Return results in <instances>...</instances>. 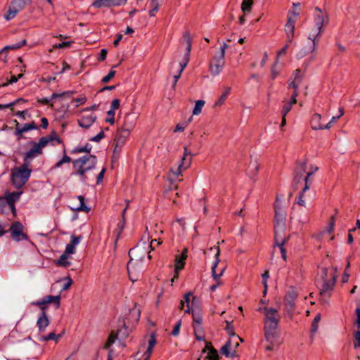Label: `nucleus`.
I'll return each instance as SVG.
<instances>
[{"label": "nucleus", "instance_id": "obj_1", "mask_svg": "<svg viewBox=\"0 0 360 360\" xmlns=\"http://www.w3.org/2000/svg\"><path fill=\"white\" fill-rule=\"evenodd\" d=\"M97 158L93 155H86L82 158L72 161L74 174L78 175L81 181L87 182L91 181L95 176L93 169L96 167Z\"/></svg>", "mask_w": 360, "mask_h": 360}, {"label": "nucleus", "instance_id": "obj_2", "mask_svg": "<svg viewBox=\"0 0 360 360\" xmlns=\"http://www.w3.org/2000/svg\"><path fill=\"white\" fill-rule=\"evenodd\" d=\"M337 277L334 270H329L326 268L321 269L320 278L317 281V286L319 288V295L323 301L327 302L331 297Z\"/></svg>", "mask_w": 360, "mask_h": 360}, {"label": "nucleus", "instance_id": "obj_3", "mask_svg": "<svg viewBox=\"0 0 360 360\" xmlns=\"http://www.w3.org/2000/svg\"><path fill=\"white\" fill-rule=\"evenodd\" d=\"M32 169L26 162L11 169V181L16 188L22 187L29 180Z\"/></svg>", "mask_w": 360, "mask_h": 360}, {"label": "nucleus", "instance_id": "obj_4", "mask_svg": "<svg viewBox=\"0 0 360 360\" xmlns=\"http://www.w3.org/2000/svg\"><path fill=\"white\" fill-rule=\"evenodd\" d=\"M323 32L324 29H321L314 25L308 34L309 45L307 48L302 49L298 56L303 57L308 53L316 51L320 37Z\"/></svg>", "mask_w": 360, "mask_h": 360}, {"label": "nucleus", "instance_id": "obj_5", "mask_svg": "<svg viewBox=\"0 0 360 360\" xmlns=\"http://www.w3.org/2000/svg\"><path fill=\"white\" fill-rule=\"evenodd\" d=\"M319 170V167L317 166L311 165L309 167V171L307 173L306 176L304 177V186L300 192L298 199L297 204L300 206L306 207V200H308L309 195L306 194V192L309 190L312 182H313V175Z\"/></svg>", "mask_w": 360, "mask_h": 360}, {"label": "nucleus", "instance_id": "obj_6", "mask_svg": "<svg viewBox=\"0 0 360 360\" xmlns=\"http://www.w3.org/2000/svg\"><path fill=\"white\" fill-rule=\"evenodd\" d=\"M228 45L224 42L220 48V51L213 57L210 64V72L214 77L219 75L224 67L225 51Z\"/></svg>", "mask_w": 360, "mask_h": 360}, {"label": "nucleus", "instance_id": "obj_7", "mask_svg": "<svg viewBox=\"0 0 360 360\" xmlns=\"http://www.w3.org/2000/svg\"><path fill=\"white\" fill-rule=\"evenodd\" d=\"M210 250H214L215 255H214V262L212 264V276L213 278V280L214 281V283L210 285V290L212 292H214L216 290V289L222 284V281H221L220 278L223 275L225 269L223 268L220 270L219 273L217 274L216 271V268L219 262V254H220V250L218 246H214L213 248H210Z\"/></svg>", "mask_w": 360, "mask_h": 360}, {"label": "nucleus", "instance_id": "obj_8", "mask_svg": "<svg viewBox=\"0 0 360 360\" xmlns=\"http://www.w3.org/2000/svg\"><path fill=\"white\" fill-rule=\"evenodd\" d=\"M60 295H47L44 297L41 300L33 302L32 304L37 306L40 308L41 314H47L48 304H53L56 309H58L60 305Z\"/></svg>", "mask_w": 360, "mask_h": 360}, {"label": "nucleus", "instance_id": "obj_9", "mask_svg": "<svg viewBox=\"0 0 360 360\" xmlns=\"http://www.w3.org/2000/svg\"><path fill=\"white\" fill-rule=\"evenodd\" d=\"M46 140L40 139L38 143L32 142V147L25 154L24 162L30 165V160L42 153V148L46 146Z\"/></svg>", "mask_w": 360, "mask_h": 360}, {"label": "nucleus", "instance_id": "obj_10", "mask_svg": "<svg viewBox=\"0 0 360 360\" xmlns=\"http://www.w3.org/2000/svg\"><path fill=\"white\" fill-rule=\"evenodd\" d=\"M279 323H264V338L266 342L277 340L279 336Z\"/></svg>", "mask_w": 360, "mask_h": 360}, {"label": "nucleus", "instance_id": "obj_11", "mask_svg": "<svg viewBox=\"0 0 360 360\" xmlns=\"http://www.w3.org/2000/svg\"><path fill=\"white\" fill-rule=\"evenodd\" d=\"M298 15V13L293 11H290L288 15L287 22L285 25V32L288 42H292L295 35V22Z\"/></svg>", "mask_w": 360, "mask_h": 360}, {"label": "nucleus", "instance_id": "obj_12", "mask_svg": "<svg viewBox=\"0 0 360 360\" xmlns=\"http://www.w3.org/2000/svg\"><path fill=\"white\" fill-rule=\"evenodd\" d=\"M23 229L24 226L20 221L13 222L9 229L12 239L17 242L28 240V236L23 232Z\"/></svg>", "mask_w": 360, "mask_h": 360}, {"label": "nucleus", "instance_id": "obj_13", "mask_svg": "<svg viewBox=\"0 0 360 360\" xmlns=\"http://www.w3.org/2000/svg\"><path fill=\"white\" fill-rule=\"evenodd\" d=\"M275 245L280 249L282 257L284 260L286 259V251L284 248L285 243L288 241V238L284 236L283 234L282 226H277L276 229V234L274 235Z\"/></svg>", "mask_w": 360, "mask_h": 360}, {"label": "nucleus", "instance_id": "obj_14", "mask_svg": "<svg viewBox=\"0 0 360 360\" xmlns=\"http://www.w3.org/2000/svg\"><path fill=\"white\" fill-rule=\"evenodd\" d=\"M133 127V123H131V124L129 127H127V122L124 121L123 127L118 129L116 134V136L115 138V141L116 142L117 146L121 145L124 143L126 139L129 137Z\"/></svg>", "mask_w": 360, "mask_h": 360}, {"label": "nucleus", "instance_id": "obj_15", "mask_svg": "<svg viewBox=\"0 0 360 360\" xmlns=\"http://www.w3.org/2000/svg\"><path fill=\"white\" fill-rule=\"evenodd\" d=\"M262 310V308L258 309L259 311ZM263 311L264 313V323H279L281 317L277 309L272 307H264Z\"/></svg>", "mask_w": 360, "mask_h": 360}, {"label": "nucleus", "instance_id": "obj_16", "mask_svg": "<svg viewBox=\"0 0 360 360\" xmlns=\"http://www.w3.org/2000/svg\"><path fill=\"white\" fill-rule=\"evenodd\" d=\"M328 23L327 15L320 8H316L314 14V25L321 29H324Z\"/></svg>", "mask_w": 360, "mask_h": 360}, {"label": "nucleus", "instance_id": "obj_17", "mask_svg": "<svg viewBox=\"0 0 360 360\" xmlns=\"http://www.w3.org/2000/svg\"><path fill=\"white\" fill-rule=\"evenodd\" d=\"M188 155L192 156L191 152L188 150V147H184V155L181 160V163L179 165L177 169L173 171V173L176 176H179L181 174L182 170L186 169L191 163V158H186Z\"/></svg>", "mask_w": 360, "mask_h": 360}, {"label": "nucleus", "instance_id": "obj_18", "mask_svg": "<svg viewBox=\"0 0 360 360\" xmlns=\"http://www.w3.org/2000/svg\"><path fill=\"white\" fill-rule=\"evenodd\" d=\"M127 0H95L91 6L96 8L103 7L120 6L127 3Z\"/></svg>", "mask_w": 360, "mask_h": 360}, {"label": "nucleus", "instance_id": "obj_19", "mask_svg": "<svg viewBox=\"0 0 360 360\" xmlns=\"http://www.w3.org/2000/svg\"><path fill=\"white\" fill-rule=\"evenodd\" d=\"M139 251H140V249L139 248H132L129 251V255L130 257V260L129 261V262L127 264V270H128L129 278L133 282H134L135 281H136L138 279L137 278H135L134 276V271L136 270V267H135L136 264L134 262L133 256L136 257V254Z\"/></svg>", "mask_w": 360, "mask_h": 360}, {"label": "nucleus", "instance_id": "obj_20", "mask_svg": "<svg viewBox=\"0 0 360 360\" xmlns=\"http://www.w3.org/2000/svg\"><path fill=\"white\" fill-rule=\"evenodd\" d=\"M297 297V292L294 288L290 289L285 296V306L288 313L294 309L295 301Z\"/></svg>", "mask_w": 360, "mask_h": 360}, {"label": "nucleus", "instance_id": "obj_21", "mask_svg": "<svg viewBox=\"0 0 360 360\" xmlns=\"http://www.w3.org/2000/svg\"><path fill=\"white\" fill-rule=\"evenodd\" d=\"M96 115L94 112H91L88 115H83L77 122L79 127L84 129L89 128L96 121Z\"/></svg>", "mask_w": 360, "mask_h": 360}, {"label": "nucleus", "instance_id": "obj_22", "mask_svg": "<svg viewBox=\"0 0 360 360\" xmlns=\"http://www.w3.org/2000/svg\"><path fill=\"white\" fill-rule=\"evenodd\" d=\"M275 210V224H274V235L276 234V229L277 226H282L283 228V234L284 233V220L285 217L280 209L278 208L277 206L274 207Z\"/></svg>", "mask_w": 360, "mask_h": 360}, {"label": "nucleus", "instance_id": "obj_23", "mask_svg": "<svg viewBox=\"0 0 360 360\" xmlns=\"http://www.w3.org/2000/svg\"><path fill=\"white\" fill-rule=\"evenodd\" d=\"M189 60L190 59L188 58V55H187L186 57H183L182 60L179 63V68L178 70V72L176 74L174 75V76H173V79H174L173 84H172L173 88L175 87L178 79L180 78L181 73L184 71V70L185 69V68L186 67L187 64L188 63Z\"/></svg>", "mask_w": 360, "mask_h": 360}, {"label": "nucleus", "instance_id": "obj_24", "mask_svg": "<svg viewBox=\"0 0 360 360\" xmlns=\"http://www.w3.org/2000/svg\"><path fill=\"white\" fill-rule=\"evenodd\" d=\"M49 323L50 320L49 319L47 314H40L37 321V326L38 327L39 331L40 333L44 332Z\"/></svg>", "mask_w": 360, "mask_h": 360}, {"label": "nucleus", "instance_id": "obj_25", "mask_svg": "<svg viewBox=\"0 0 360 360\" xmlns=\"http://www.w3.org/2000/svg\"><path fill=\"white\" fill-rule=\"evenodd\" d=\"M22 194V191H14L9 193L6 196V200L8 205L12 208L13 211L15 210V202L18 201Z\"/></svg>", "mask_w": 360, "mask_h": 360}, {"label": "nucleus", "instance_id": "obj_26", "mask_svg": "<svg viewBox=\"0 0 360 360\" xmlns=\"http://www.w3.org/2000/svg\"><path fill=\"white\" fill-rule=\"evenodd\" d=\"M321 116L319 113H315L311 120V127L314 130L325 129V125L321 123Z\"/></svg>", "mask_w": 360, "mask_h": 360}, {"label": "nucleus", "instance_id": "obj_27", "mask_svg": "<svg viewBox=\"0 0 360 360\" xmlns=\"http://www.w3.org/2000/svg\"><path fill=\"white\" fill-rule=\"evenodd\" d=\"M306 170V162H300L297 163V167L295 170V181L299 182L302 179L304 172Z\"/></svg>", "mask_w": 360, "mask_h": 360}, {"label": "nucleus", "instance_id": "obj_28", "mask_svg": "<svg viewBox=\"0 0 360 360\" xmlns=\"http://www.w3.org/2000/svg\"><path fill=\"white\" fill-rule=\"evenodd\" d=\"M205 349L209 350L206 358H207L209 360H219L217 351L211 345L210 342H207L205 349H203V352H205Z\"/></svg>", "mask_w": 360, "mask_h": 360}, {"label": "nucleus", "instance_id": "obj_29", "mask_svg": "<svg viewBox=\"0 0 360 360\" xmlns=\"http://www.w3.org/2000/svg\"><path fill=\"white\" fill-rule=\"evenodd\" d=\"M185 259H183L180 256H176L175 259V273L176 275L172 279V282H174L178 277L179 271L184 268Z\"/></svg>", "mask_w": 360, "mask_h": 360}, {"label": "nucleus", "instance_id": "obj_30", "mask_svg": "<svg viewBox=\"0 0 360 360\" xmlns=\"http://www.w3.org/2000/svg\"><path fill=\"white\" fill-rule=\"evenodd\" d=\"M259 165L258 162L257 161V160H252L250 162V164L247 169V173L250 176H255L257 174V173L259 170Z\"/></svg>", "mask_w": 360, "mask_h": 360}, {"label": "nucleus", "instance_id": "obj_31", "mask_svg": "<svg viewBox=\"0 0 360 360\" xmlns=\"http://www.w3.org/2000/svg\"><path fill=\"white\" fill-rule=\"evenodd\" d=\"M129 201L127 200V205H126L125 208L124 209V210L122 212V220L117 223V229H116L117 235H120L122 231V230H123V229L124 228V226H125V213H126L127 210L129 207Z\"/></svg>", "mask_w": 360, "mask_h": 360}, {"label": "nucleus", "instance_id": "obj_32", "mask_svg": "<svg viewBox=\"0 0 360 360\" xmlns=\"http://www.w3.org/2000/svg\"><path fill=\"white\" fill-rule=\"evenodd\" d=\"M292 109V103H289L288 102L285 103L281 110V115H282V121L281 124V127H283L286 124L285 117L287 114Z\"/></svg>", "mask_w": 360, "mask_h": 360}, {"label": "nucleus", "instance_id": "obj_33", "mask_svg": "<svg viewBox=\"0 0 360 360\" xmlns=\"http://www.w3.org/2000/svg\"><path fill=\"white\" fill-rule=\"evenodd\" d=\"M231 340H229L226 344L221 347V353L226 357H233L236 355V352H231Z\"/></svg>", "mask_w": 360, "mask_h": 360}, {"label": "nucleus", "instance_id": "obj_34", "mask_svg": "<svg viewBox=\"0 0 360 360\" xmlns=\"http://www.w3.org/2000/svg\"><path fill=\"white\" fill-rule=\"evenodd\" d=\"M184 38L186 44V52L184 55V57H186L188 55V58L190 59V53L192 46V39L191 37L190 36V34L188 32L184 33Z\"/></svg>", "mask_w": 360, "mask_h": 360}, {"label": "nucleus", "instance_id": "obj_35", "mask_svg": "<svg viewBox=\"0 0 360 360\" xmlns=\"http://www.w3.org/2000/svg\"><path fill=\"white\" fill-rule=\"evenodd\" d=\"M31 4V0H13L11 4L18 11L23 10L27 6Z\"/></svg>", "mask_w": 360, "mask_h": 360}, {"label": "nucleus", "instance_id": "obj_36", "mask_svg": "<svg viewBox=\"0 0 360 360\" xmlns=\"http://www.w3.org/2000/svg\"><path fill=\"white\" fill-rule=\"evenodd\" d=\"M36 127L33 124H25L22 127H19V123L17 122V127L15 131L16 136H21L22 133L29 130L35 129Z\"/></svg>", "mask_w": 360, "mask_h": 360}, {"label": "nucleus", "instance_id": "obj_37", "mask_svg": "<svg viewBox=\"0 0 360 360\" xmlns=\"http://www.w3.org/2000/svg\"><path fill=\"white\" fill-rule=\"evenodd\" d=\"M193 316V328H202V317L201 314L198 313H195L193 310L191 311Z\"/></svg>", "mask_w": 360, "mask_h": 360}, {"label": "nucleus", "instance_id": "obj_38", "mask_svg": "<svg viewBox=\"0 0 360 360\" xmlns=\"http://www.w3.org/2000/svg\"><path fill=\"white\" fill-rule=\"evenodd\" d=\"M26 44V40L25 39H23L20 42H18L15 44H11V45H8V46H4L1 51H0V54L4 53L5 51H8V50H16V49H18L20 48H21L22 46H23L24 45Z\"/></svg>", "mask_w": 360, "mask_h": 360}, {"label": "nucleus", "instance_id": "obj_39", "mask_svg": "<svg viewBox=\"0 0 360 360\" xmlns=\"http://www.w3.org/2000/svg\"><path fill=\"white\" fill-rule=\"evenodd\" d=\"M192 297L193 300L195 299V297L193 296L191 292H188L184 295V303L186 304L187 309L185 310V313L191 314V311L193 310L191 307L190 306L191 298Z\"/></svg>", "mask_w": 360, "mask_h": 360}, {"label": "nucleus", "instance_id": "obj_40", "mask_svg": "<svg viewBox=\"0 0 360 360\" xmlns=\"http://www.w3.org/2000/svg\"><path fill=\"white\" fill-rule=\"evenodd\" d=\"M18 10H17L11 4V6H9L6 13L4 15V18L6 20H10L13 18H14L16 15L18 14Z\"/></svg>", "mask_w": 360, "mask_h": 360}, {"label": "nucleus", "instance_id": "obj_41", "mask_svg": "<svg viewBox=\"0 0 360 360\" xmlns=\"http://www.w3.org/2000/svg\"><path fill=\"white\" fill-rule=\"evenodd\" d=\"M77 198L79 201V205L73 209L77 211H84L85 212H89L90 211V208H89L87 206H86V205L84 203V197L82 195H78Z\"/></svg>", "mask_w": 360, "mask_h": 360}, {"label": "nucleus", "instance_id": "obj_42", "mask_svg": "<svg viewBox=\"0 0 360 360\" xmlns=\"http://www.w3.org/2000/svg\"><path fill=\"white\" fill-rule=\"evenodd\" d=\"M148 348H147L146 352L148 353L149 354H151L153 352V347H155V345L157 343L156 337L154 333H152L150 335V338L148 340Z\"/></svg>", "mask_w": 360, "mask_h": 360}, {"label": "nucleus", "instance_id": "obj_43", "mask_svg": "<svg viewBox=\"0 0 360 360\" xmlns=\"http://www.w3.org/2000/svg\"><path fill=\"white\" fill-rule=\"evenodd\" d=\"M231 88L229 86H227L225 88L224 93L221 94L220 98L218 99L217 101L215 103V105H221L226 99L227 98L228 96L231 93Z\"/></svg>", "mask_w": 360, "mask_h": 360}, {"label": "nucleus", "instance_id": "obj_44", "mask_svg": "<svg viewBox=\"0 0 360 360\" xmlns=\"http://www.w3.org/2000/svg\"><path fill=\"white\" fill-rule=\"evenodd\" d=\"M68 258H69V256L63 253L60 257V258L56 261V263L58 266H64V267L69 266L71 264V263H70V262L68 261Z\"/></svg>", "mask_w": 360, "mask_h": 360}, {"label": "nucleus", "instance_id": "obj_45", "mask_svg": "<svg viewBox=\"0 0 360 360\" xmlns=\"http://www.w3.org/2000/svg\"><path fill=\"white\" fill-rule=\"evenodd\" d=\"M253 4V0H243L241 4V10L245 14L246 13H250L252 9V6Z\"/></svg>", "mask_w": 360, "mask_h": 360}, {"label": "nucleus", "instance_id": "obj_46", "mask_svg": "<svg viewBox=\"0 0 360 360\" xmlns=\"http://www.w3.org/2000/svg\"><path fill=\"white\" fill-rule=\"evenodd\" d=\"M141 311L139 309L136 308L135 305L134 307L130 309L129 316L135 322H138L140 318Z\"/></svg>", "mask_w": 360, "mask_h": 360}, {"label": "nucleus", "instance_id": "obj_47", "mask_svg": "<svg viewBox=\"0 0 360 360\" xmlns=\"http://www.w3.org/2000/svg\"><path fill=\"white\" fill-rule=\"evenodd\" d=\"M41 139L46 140V146L51 141H56L58 143H61L60 139L58 137V136L55 131H52L48 136H43Z\"/></svg>", "mask_w": 360, "mask_h": 360}, {"label": "nucleus", "instance_id": "obj_48", "mask_svg": "<svg viewBox=\"0 0 360 360\" xmlns=\"http://www.w3.org/2000/svg\"><path fill=\"white\" fill-rule=\"evenodd\" d=\"M72 93L70 92V91H64L63 92L62 94H56V93H54L51 95V97L50 99L47 98H44L41 100V102L44 104H48L50 101V100H52V99H54V98H58V97H61L63 96H65V95H68V96H70Z\"/></svg>", "mask_w": 360, "mask_h": 360}, {"label": "nucleus", "instance_id": "obj_49", "mask_svg": "<svg viewBox=\"0 0 360 360\" xmlns=\"http://www.w3.org/2000/svg\"><path fill=\"white\" fill-rule=\"evenodd\" d=\"M61 337V335H56L54 333H50L47 335L41 336L39 340L46 342L51 340L58 341V338Z\"/></svg>", "mask_w": 360, "mask_h": 360}, {"label": "nucleus", "instance_id": "obj_50", "mask_svg": "<svg viewBox=\"0 0 360 360\" xmlns=\"http://www.w3.org/2000/svg\"><path fill=\"white\" fill-rule=\"evenodd\" d=\"M205 105V101L202 100H198L195 102V107L193 110V115H198L201 111L202 108Z\"/></svg>", "mask_w": 360, "mask_h": 360}, {"label": "nucleus", "instance_id": "obj_51", "mask_svg": "<svg viewBox=\"0 0 360 360\" xmlns=\"http://www.w3.org/2000/svg\"><path fill=\"white\" fill-rule=\"evenodd\" d=\"M117 338V335H115L113 333H111L104 345L103 348L105 349H109L110 347L115 342V340Z\"/></svg>", "mask_w": 360, "mask_h": 360}, {"label": "nucleus", "instance_id": "obj_52", "mask_svg": "<svg viewBox=\"0 0 360 360\" xmlns=\"http://www.w3.org/2000/svg\"><path fill=\"white\" fill-rule=\"evenodd\" d=\"M302 81V78H297L295 80L290 79L288 83V88H292L293 89H298L301 82Z\"/></svg>", "mask_w": 360, "mask_h": 360}, {"label": "nucleus", "instance_id": "obj_53", "mask_svg": "<svg viewBox=\"0 0 360 360\" xmlns=\"http://www.w3.org/2000/svg\"><path fill=\"white\" fill-rule=\"evenodd\" d=\"M91 147H89L88 146V144H86L85 146H78V147L75 148L72 150V153H84V152L89 153L91 151Z\"/></svg>", "mask_w": 360, "mask_h": 360}, {"label": "nucleus", "instance_id": "obj_54", "mask_svg": "<svg viewBox=\"0 0 360 360\" xmlns=\"http://www.w3.org/2000/svg\"><path fill=\"white\" fill-rule=\"evenodd\" d=\"M192 117H191L188 120L184 123H179L176 124V128L174 129V132L183 131L187 125L191 122Z\"/></svg>", "mask_w": 360, "mask_h": 360}, {"label": "nucleus", "instance_id": "obj_55", "mask_svg": "<svg viewBox=\"0 0 360 360\" xmlns=\"http://www.w3.org/2000/svg\"><path fill=\"white\" fill-rule=\"evenodd\" d=\"M320 320H321V315L319 314L314 317V321L312 322V324H311V331L312 332L315 333L317 331L318 324H319Z\"/></svg>", "mask_w": 360, "mask_h": 360}, {"label": "nucleus", "instance_id": "obj_56", "mask_svg": "<svg viewBox=\"0 0 360 360\" xmlns=\"http://www.w3.org/2000/svg\"><path fill=\"white\" fill-rule=\"evenodd\" d=\"M195 336L198 340H205V335H203L202 328H194Z\"/></svg>", "mask_w": 360, "mask_h": 360}, {"label": "nucleus", "instance_id": "obj_57", "mask_svg": "<svg viewBox=\"0 0 360 360\" xmlns=\"http://www.w3.org/2000/svg\"><path fill=\"white\" fill-rule=\"evenodd\" d=\"M335 224V216L333 215L330 217V221L327 226L328 233H331L333 232Z\"/></svg>", "mask_w": 360, "mask_h": 360}, {"label": "nucleus", "instance_id": "obj_58", "mask_svg": "<svg viewBox=\"0 0 360 360\" xmlns=\"http://www.w3.org/2000/svg\"><path fill=\"white\" fill-rule=\"evenodd\" d=\"M115 75V71L113 70H110V71L108 72V74L102 78L101 82L103 83L108 82L111 79H112L114 77Z\"/></svg>", "mask_w": 360, "mask_h": 360}, {"label": "nucleus", "instance_id": "obj_59", "mask_svg": "<svg viewBox=\"0 0 360 360\" xmlns=\"http://www.w3.org/2000/svg\"><path fill=\"white\" fill-rule=\"evenodd\" d=\"M120 101L117 98L113 99L111 102L110 110L109 111L115 112L120 108Z\"/></svg>", "mask_w": 360, "mask_h": 360}, {"label": "nucleus", "instance_id": "obj_60", "mask_svg": "<svg viewBox=\"0 0 360 360\" xmlns=\"http://www.w3.org/2000/svg\"><path fill=\"white\" fill-rule=\"evenodd\" d=\"M115 112L109 111L108 110V112H107L108 117L105 119V122H109L111 124H113L115 123V117H115Z\"/></svg>", "mask_w": 360, "mask_h": 360}, {"label": "nucleus", "instance_id": "obj_61", "mask_svg": "<svg viewBox=\"0 0 360 360\" xmlns=\"http://www.w3.org/2000/svg\"><path fill=\"white\" fill-rule=\"evenodd\" d=\"M355 342H354V347L355 349L360 347V330H357L354 333Z\"/></svg>", "mask_w": 360, "mask_h": 360}, {"label": "nucleus", "instance_id": "obj_62", "mask_svg": "<svg viewBox=\"0 0 360 360\" xmlns=\"http://www.w3.org/2000/svg\"><path fill=\"white\" fill-rule=\"evenodd\" d=\"M75 252V248L73 245H72L70 243H69L67 245L65 252L63 253L69 256L70 255L74 254Z\"/></svg>", "mask_w": 360, "mask_h": 360}, {"label": "nucleus", "instance_id": "obj_63", "mask_svg": "<svg viewBox=\"0 0 360 360\" xmlns=\"http://www.w3.org/2000/svg\"><path fill=\"white\" fill-rule=\"evenodd\" d=\"M181 320L178 321V322L176 323V325L174 326L172 331V335H174V336H177L179 333V330H180V328H181Z\"/></svg>", "mask_w": 360, "mask_h": 360}, {"label": "nucleus", "instance_id": "obj_64", "mask_svg": "<svg viewBox=\"0 0 360 360\" xmlns=\"http://www.w3.org/2000/svg\"><path fill=\"white\" fill-rule=\"evenodd\" d=\"M80 240H81V236H72L71 240H70V243L72 245H73L75 248H76V246L79 244Z\"/></svg>", "mask_w": 360, "mask_h": 360}]
</instances>
